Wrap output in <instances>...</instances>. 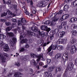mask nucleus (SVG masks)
Segmentation results:
<instances>
[{"label":"nucleus","instance_id":"nucleus-36","mask_svg":"<svg viewBox=\"0 0 77 77\" xmlns=\"http://www.w3.org/2000/svg\"><path fill=\"white\" fill-rule=\"evenodd\" d=\"M32 62L34 66H36V65H37V63H36V62H35V60H32Z\"/></svg>","mask_w":77,"mask_h":77},{"label":"nucleus","instance_id":"nucleus-42","mask_svg":"<svg viewBox=\"0 0 77 77\" xmlns=\"http://www.w3.org/2000/svg\"><path fill=\"white\" fill-rule=\"evenodd\" d=\"M54 38V34H52L50 36V39L51 40H53Z\"/></svg>","mask_w":77,"mask_h":77},{"label":"nucleus","instance_id":"nucleus-10","mask_svg":"<svg viewBox=\"0 0 77 77\" xmlns=\"http://www.w3.org/2000/svg\"><path fill=\"white\" fill-rule=\"evenodd\" d=\"M38 59H37V62H39L40 60H41V58H42L43 59H42V60H44V59L43 58V54H40L38 56Z\"/></svg>","mask_w":77,"mask_h":77},{"label":"nucleus","instance_id":"nucleus-8","mask_svg":"<svg viewBox=\"0 0 77 77\" xmlns=\"http://www.w3.org/2000/svg\"><path fill=\"white\" fill-rule=\"evenodd\" d=\"M73 66H74V64L72 62L69 63L68 65L67 66V69L69 70H71V69H73Z\"/></svg>","mask_w":77,"mask_h":77},{"label":"nucleus","instance_id":"nucleus-5","mask_svg":"<svg viewBox=\"0 0 77 77\" xmlns=\"http://www.w3.org/2000/svg\"><path fill=\"white\" fill-rule=\"evenodd\" d=\"M12 8H14V9L16 10L17 15H20V14H21L20 10L17 9V5H13Z\"/></svg>","mask_w":77,"mask_h":77},{"label":"nucleus","instance_id":"nucleus-44","mask_svg":"<svg viewBox=\"0 0 77 77\" xmlns=\"http://www.w3.org/2000/svg\"><path fill=\"white\" fill-rule=\"evenodd\" d=\"M47 62L48 64L50 63H51V60L50 59H47Z\"/></svg>","mask_w":77,"mask_h":77},{"label":"nucleus","instance_id":"nucleus-63","mask_svg":"<svg viewBox=\"0 0 77 77\" xmlns=\"http://www.w3.org/2000/svg\"><path fill=\"white\" fill-rule=\"evenodd\" d=\"M75 48L74 49H75V50H77V45H75L74 46Z\"/></svg>","mask_w":77,"mask_h":77},{"label":"nucleus","instance_id":"nucleus-9","mask_svg":"<svg viewBox=\"0 0 77 77\" xmlns=\"http://www.w3.org/2000/svg\"><path fill=\"white\" fill-rule=\"evenodd\" d=\"M12 39V41H11L10 44L11 47H14V44L17 42V38L15 37H13Z\"/></svg>","mask_w":77,"mask_h":77},{"label":"nucleus","instance_id":"nucleus-22","mask_svg":"<svg viewBox=\"0 0 77 77\" xmlns=\"http://www.w3.org/2000/svg\"><path fill=\"white\" fill-rule=\"evenodd\" d=\"M75 50L74 48H72L70 50V53L72 54H74V53H75Z\"/></svg>","mask_w":77,"mask_h":77},{"label":"nucleus","instance_id":"nucleus-15","mask_svg":"<svg viewBox=\"0 0 77 77\" xmlns=\"http://www.w3.org/2000/svg\"><path fill=\"white\" fill-rule=\"evenodd\" d=\"M55 66H53L49 67L48 70L49 72H51V71H53V69L55 68Z\"/></svg>","mask_w":77,"mask_h":77},{"label":"nucleus","instance_id":"nucleus-51","mask_svg":"<svg viewBox=\"0 0 77 77\" xmlns=\"http://www.w3.org/2000/svg\"><path fill=\"white\" fill-rule=\"evenodd\" d=\"M48 74V72H45L44 73V75H45V76H47Z\"/></svg>","mask_w":77,"mask_h":77},{"label":"nucleus","instance_id":"nucleus-58","mask_svg":"<svg viewBox=\"0 0 77 77\" xmlns=\"http://www.w3.org/2000/svg\"><path fill=\"white\" fill-rule=\"evenodd\" d=\"M57 27L59 29H61L62 28V26L60 25H58L57 26Z\"/></svg>","mask_w":77,"mask_h":77},{"label":"nucleus","instance_id":"nucleus-18","mask_svg":"<svg viewBox=\"0 0 77 77\" xmlns=\"http://www.w3.org/2000/svg\"><path fill=\"white\" fill-rule=\"evenodd\" d=\"M77 21V19L75 17H72L70 19V22L71 23H74L75 21Z\"/></svg>","mask_w":77,"mask_h":77},{"label":"nucleus","instance_id":"nucleus-64","mask_svg":"<svg viewBox=\"0 0 77 77\" xmlns=\"http://www.w3.org/2000/svg\"><path fill=\"white\" fill-rule=\"evenodd\" d=\"M48 77H52V75L51 73H49Z\"/></svg>","mask_w":77,"mask_h":77},{"label":"nucleus","instance_id":"nucleus-1","mask_svg":"<svg viewBox=\"0 0 77 77\" xmlns=\"http://www.w3.org/2000/svg\"><path fill=\"white\" fill-rule=\"evenodd\" d=\"M0 47H2L3 48V50L5 51H8L9 50L8 45L4 44L3 41L1 40H0Z\"/></svg>","mask_w":77,"mask_h":77},{"label":"nucleus","instance_id":"nucleus-55","mask_svg":"<svg viewBox=\"0 0 77 77\" xmlns=\"http://www.w3.org/2000/svg\"><path fill=\"white\" fill-rule=\"evenodd\" d=\"M29 70L30 74H32L33 73V69H30Z\"/></svg>","mask_w":77,"mask_h":77},{"label":"nucleus","instance_id":"nucleus-28","mask_svg":"<svg viewBox=\"0 0 77 77\" xmlns=\"http://www.w3.org/2000/svg\"><path fill=\"white\" fill-rule=\"evenodd\" d=\"M10 72H11V73H10L8 75V77H10L11 76H12V74H14V71L13 70H11L10 71Z\"/></svg>","mask_w":77,"mask_h":77},{"label":"nucleus","instance_id":"nucleus-7","mask_svg":"<svg viewBox=\"0 0 77 77\" xmlns=\"http://www.w3.org/2000/svg\"><path fill=\"white\" fill-rule=\"evenodd\" d=\"M57 48V46L56 45H54L52 46L51 45L49 48L48 49V52H50L51 51V50L53 49V50H56V48Z\"/></svg>","mask_w":77,"mask_h":77},{"label":"nucleus","instance_id":"nucleus-23","mask_svg":"<svg viewBox=\"0 0 77 77\" xmlns=\"http://www.w3.org/2000/svg\"><path fill=\"white\" fill-rule=\"evenodd\" d=\"M61 57V55L60 54H56L55 58L56 59H59V58H60Z\"/></svg>","mask_w":77,"mask_h":77},{"label":"nucleus","instance_id":"nucleus-41","mask_svg":"<svg viewBox=\"0 0 77 77\" xmlns=\"http://www.w3.org/2000/svg\"><path fill=\"white\" fill-rule=\"evenodd\" d=\"M24 13L26 14V15H29V12L28 11H27V10L26 9L25 10Z\"/></svg>","mask_w":77,"mask_h":77},{"label":"nucleus","instance_id":"nucleus-56","mask_svg":"<svg viewBox=\"0 0 77 77\" xmlns=\"http://www.w3.org/2000/svg\"><path fill=\"white\" fill-rule=\"evenodd\" d=\"M37 50L38 52L39 51H41V48H37Z\"/></svg>","mask_w":77,"mask_h":77},{"label":"nucleus","instance_id":"nucleus-24","mask_svg":"<svg viewBox=\"0 0 77 77\" xmlns=\"http://www.w3.org/2000/svg\"><path fill=\"white\" fill-rule=\"evenodd\" d=\"M77 28V25L76 24H72V26L71 28L72 30L75 29Z\"/></svg>","mask_w":77,"mask_h":77},{"label":"nucleus","instance_id":"nucleus-29","mask_svg":"<svg viewBox=\"0 0 77 77\" xmlns=\"http://www.w3.org/2000/svg\"><path fill=\"white\" fill-rule=\"evenodd\" d=\"M57 49L58 50H62L63 49V47L61 46H57Z\"/></svg>","mask_w":77,"mask_h":77},{"label":"nucleus","instance_id":"nucleus-52","mask_svg":"<svg viewBox=\"0 0 77 77\" xmlns=\"http://www.w3.org/2000/svg\"><path fill=\"white\" fill-rule=\"evenodd\" d=\"M18 26H20L22 25V24H21V21H19L18 22Z\"/></svg>","mask_w":77,"mask_h":77},{"label":"nucleus","instance_id":"nucleus-12","mask_svg":"<svg viewBox=\"0 0 77 77\" xmlns=\"http://www.w3.org/2000/svg\"><path fill=\"white\" fill-rule=\"evenodd\" d=\"M64 35H65V32H60L58 34V36L60 38H63V36H64Z\"/></svg>","mask_w":77,"mask_h":77},{"label":"nucleus","instance_id":"nucleus-35","mask_svg":"<svg viewBox=\"0 0 77 77\" xmlns=\"http://www.w3.org/2000/svg\"><path fill=\"white\" fill-rule=\"evenodd\" d=\"M31 29L32 30L33 32H36L37 31L36 29V28L34 26L32 27L31 28Z\"/></svg>","mask_w":77,"mask_h":77},{"label":"nucleus","instance_id":"nucleus-40","mask_svg":"<svg viewBox=\"0 0 77 77\" xmlns=\"http://www.w3.org/2000/svg\"><path fill=\"white\" fill-rule=\"evenodd\" d=\"M60 71H61V69L60 68V67H57L56 68V72H58V71L60 72Z\"/></svg>","mask_w":77,"mask_h":77},{"label":"nucleus","instance_id":"nucleus-34","mask_svg":"<svg viewBox=\"0 0 77 77\" xmlns=\"http://www.w3.org/2000/svg\"><path fill=\"white\" fill-rule=\"evenodd\" d=\"M5 25L6 26H9L11 25V22H8L6 21L5 22Z\"/></svg>","mask_w":77,"mask_h":77},{"label":"nucleus","instance_id":"nucleus-25","mask_svg":"<svg viewBox=\"0 0 77 77\" xmlns=\"http://www.w3.org/2000/svg\"><path fill=\"white\" fill-rule=\"evenodd\" d=\"M54 19L52 20L53 22H56V21H57V20H59V18L58 17H54Z\"/></svg>","mask_w":77,"mask_h":77},{"label":"nucleus","instance_id":"nucleus-45","mask_svg":"<svg viewBox=\"0 0 77 77\" xmlns=\"http://www.w3.org/2000/svg\"><path fill=\"white\" fill-rule=\"evenodd\" d=\"M63 13V10H60L59 12H58L57 14V15H59V14H62Z\"/></svg>","mask_w":77,"mask_h":77},{"label":"nucleus","instance_id":"nucleus-59","mask_svg":"<svg viewBox=\"0 0 77 77\" xmlns=\"http://www.w3.org/2000/svg\"><path fill=\"white\" fill-rule=\"evenodd\" d=\"M11 1L10 0H8L7 2V5H9V4H11Z\"/></svg>","mask_w":77,"mask_h":77},{"label":"nucleus","instance_id":"nucleus-4","mask_svg":"<svg viewBox=\"0 0 77 77\" xmlns=\"http://www.w3.org/2000/svg\"><path fill=\"white\" fill-rule=\"evenodd\" d=\"M6 54H0V59L2 60V62H5V60L6 59Z\"/></svg>","mask_w":77,"mask_h":77},{"label":"nucleus","instance_id":"nucleus-14","mask_svg":"<svg viewBox=\"0 0 77 77\" xmlns=\"http://www.w3.org/2000/svg\"><path fill=\"white\" fill-rule=\"evenodd\" d=\"M47 28V26L45 25H42L41 26V29L42 30H46Z\"/></svg>","mask_w":77,"mask_h":77},{"label":"nucleus","instance_id":"nucleus-53","mask_svg":"<svg viewBox=\"0 0 77 77\" xmlns=\"http://www.w3.org/2000/svg\"><path fill=\"white\" fill-rule=\"evenodd\" d=\"M47 32H50V30H51V29H50V28H47V29H46Z\"/></svg>","mask_w":77,"mask_h":77},{"label":"nucleus","instance_id":"nucleus-32","mask_svg":"<svg viewBox=\"0 0 77 77\" xmlns=\"http://www.w3.org/2000/svg\"><path fill=\"white\" fill-rule=\"evenodd\" d=\"M21 21L22 23H24L26 24V20L24 18H21Z\"/></svg>","mask_w":77,"mask_h":77},{"label":"nucleus","instance_id":"nucleus-37","mask_svg":"<svg viewBox=\"0 0 77 77\" xmlns=\"http://www.w3.org/2000/svg\"><path fill=\"white\" fill-rule=\"evenodd\" d=\"M7 12L8 13V15H12V12L9 10H7Z\"/></svg>","mask_w":77,"mask_h":77},{"label":"nucleus","instance_id":"nucleus-27","mask_svg":"<svg viewBox=\"0 0 77 77\" xmlns=\"http://www.w3.org/2000/svg\"><path fill=\"white\" fill-rule=\"evenodd\" d=\"M72 33L73 35H74V36H76L77 35V31L74 30H72Z\"/></svg>","mask_w":77,"mask_h":77},{"label":"nucleus","instance_id":"nucleus-31","mask_svg":"<svg viewBox=\"0 0 77 77\" xmlns=\"http://www.w3.org/2000/svg\"><path fill=\"white\" fill-rule=\"evenodd\" d=\"M5 38H6V36L3 34L0 35V39H5Z\"/></svg>","mask_w":77,"mask_h":77},{"label":"nucleus","instance_id":"nucleus-57","mask_svg":"<svg viewBox=\"0 0 77 77\" xmlns=\"http://www.w3.org/2000/svg\"><path fill=\"white\" fill-rule=\"evenodd\" d=\"M55 32L56 33H57L59 32V29H55Z\"/></svg>","mask_w":77,"mask_h":77},{"label":"nucleus","instance_id":"nucleus-6","mask_svg":"<svg viewBox=\"0 0 77 77\" xmlns=\"http://www.w3.org/2000/svg\"><path fill=\"white\" fill-rule=\"evenodd\" d=\"M66 40L67 39L66 38H65L64 39L60 38L58 39L57 42L58 44H64L65 42V41H66Z\"/></svg>","mask_w":77,"mask_h":77},{"label":"nucleus","instance_id":"nucleus-21","mask_svg":"<svg viewBox=\"0 0 77 77\" xmlns=\"http://www.w3.org/2000/svg\"><path fill=\"white\" fill-rule=\"evenodd\" d=\"M28 33L29 34V35H31V36H35V35H36L35 33L33 32H31V31H28Z\"/></svg>","mask_w":77,"mask_h":77},{"label":"nucleus","instance_id":"nucleus-13","mask_svg":"<svg viewBox=\"0 0 77 77\" xmlns=\"http://www.w3.org/2000/svg\"><path fill=\"white\" fill-rule=\"evenodd\" d=\"M70 41L72 44H75L76 42V39L73 37H72L70 39Z\"/></svg>","mask_w":77,"mask_h":77},{"label":"nucleus","instance_id":"nucleus-47","mask_svg":"<svg viewBox=\"0 0 77 77\" xmlns=\"http://www.w3.org/2000/svg\"><path fill=\"white\" fill-rule=\"evenodd\" d=\"M16 26V23H13L11 25V27L12 28H14L15 26Z\"/></svg>","mask_w":77,"mask_h":77},{"label":"nucleus","instance_id":"nucleus-11","mask_svg":"<svg viewBox=\"0 0 77 77\" xmlns=\"http://www.w3.org/2000/svg\"><path fill=\"white\" fill-rule=\"evenodd\" d=\"M68 17H69V15L66 14L63 15L62 17L60 19L61 20V21H63V20H66V19H67Z\"/></svg>","mask_w":77,"mask_h":77},{"label":"nucleus","instance_id":"nucleus-54","mask_svg":"<svg viewBox=\"0 0 77 77\" xmlns=\"http://www.w3.org/2000/svg\"><path fill=\"white\" fill-rule=\"evenodd\" d=\"M40 35H44V32H42L39 33Z\"/></svg>","mask_w":77,"mask_h":77},{"label":"nucleus","instance_id":"nucleus-16","mask_svg":"<svg viewBox=\"0 0 77 77\" xmlns=\"http://www.w3.org/2000/svg\"><path fill=\"white\" fill-rule=\"evenodd\" d=\"M69 8V6L68 4L66 5L63 7V10L65 11H67Z\"/></svg>","mask_w":77,"mask_h":77},{"label":"nucleus","instance_id":"nucleus-38","mask_svg":"<svg viewBox=\"0 0 77 77\" xmlns=\"http://www.w3.org/2000/svg\"><path fill=\"white\" fill-rule=\"evenodd\" d=\"M11 29H12V28L10 26H9L6 28V30L7 32H9V31H10V30H11Z\"/></svg>","mask_w":77,"mask_h":77},{"label":"nucleus","instance_id":"nucleus-49","mask_svg":"<svg viewBox=\"0 0 77 77\" xmlns=\"http://www.w3.org/2000/svg\"><path fill=\"white\" fill-rule=\"evenodd\" d=\"M29 47H30L29 45L26 44V45L24 46V47H25V48H28Z\"/></svg>","mask_w":77,"mask_h":77},{"label":"nucleus","instance_id":"nucleus-46","mask_svg":"<svg viewBox=\"0 0 77 77\" xmlns=\"http://www.w3.org/2000/svg\"><path fill=\"white\" fill-rule=\"evenodd\" d=\"M66 22H63L61 23V26H65V25H66Z\"/></svg>","mask_w":77,"mask_h":77},{"label":"nucleus","instance_id":"nucleus-3","mask_svg":"<svg viewBox=\"0 0 77 77\" xmlns=\"http://www.w3.org/2000/svg\"><path fill=\"white\" fill-rule=\"evenodd\" d=\"M68 53L66 52L65 53L63 56V63L65 64V62L68 60Z\"/></svg>","mask_w":77,"mask_h":77},{"label":"nucleus","instance_id":"nucleus-43","mask_svg":"<svg viewBox=\"0 0 77 77\" xmlns=\"http://www.w3.org/2000/svg\"><path fill=\"white\" fill-rule=\"evenodd\" d=\"M50 42H48L47 43H44L43 46L44 47H45V46H46V45H48V44H49Z\"/></svg>","mask_w":77,"mask_h":77},{"label":"nucleus","instance_id":"nucleus-33","mask_svg":"<svg viewBox=\"0 0 77 77\" xmlns=\"http://www.w3.org/2000/svg\"><path fill=\"white\" fill-rule=\"evenodd\" d=\"M51 22L50 20H47L44 23V24H46V25H49V24H50Z\"/></svg>","mask_w":77,"mask_h":77},{"label":"nucleus","instance_id":"nucleus-62","mask_svg":"<svg viewBox=\"0 0 77 77\" xmlns=\"http://www.w3.org/2000/svg\"><path fill=\"white\" fill-rule=\"evenodd\" d=\"M44 65V63H43L42 62H40L39 63V65H40V66H42V65Z\"/></svg>","mask_w":77,"mask_h":77},{"label":"nucleus","instance_id":"nucleus-20","mask_svg":"<svg viewBox=\"0 0 77 77\" xmlns=\"http://www.w3.org/2000/svg\"><path fill=\"white\" fill-rule=\"evenodd\" d=\"M72 5H73V6H77V0H75L72 3Z\"/></svg>","mask_w":77,"mask_h":77},{"label":"nucleus","instance_id":"nucleus-60","mask_svg":"<svg viewBox=\"0 0 77 77\" xmlns=\"http://www.w3.org/2000/svg\"><path fill=\"white\" fill-rule=\"evenodd\" d=\"M46 38H47L46 41H49V36H46Z\"/></svg>","mask_w":77,"mask_h":77},{"label":"nucleus","instance_id":"nucleus-39","mask_svg":"<svg viewBox=\"0 0 77 77\" xmlns=\"http://www.w3.org/2000/svg\"><path fill=\"white\" fill-rule=\"evenodd\" d=\"M7 15V12H4V14H2L1 16V17H5Z\"/></svg>","mask_w":77,"mask_h":77},{"label":"nucleus","instance_id":"nucleus-26","mask_svg":"<svg viewBox=\"0 0 77 77\" xmlns=\"http://www.w3.org/2000/svg\"><path fill=\"white\" fill-rule=\"evenodd\" d=\"M14 75L15 77H18L19 75H20V72H16L14 74Z\"/></svg>","mask_w":77,"mask_h":77},{"label":"nucleus","instance_id":"nucleus-19","mask_svg":"<svg viewBox=\"0 0 77 77\" xmlns=\"http://www.w3.org/2000/svg\"><path fill=\"white\" fill-rule=\"evenodd\" d=\"M30 55L33 58H36V57H38V56H37V55L32 53H31Z\"/></svg>","mask_w":77,"mask_h":77},{"label":"nucleus","instance_id":"nucleus-2","mask_svg":"<svg viewBox=\"0 0 77 77\" xmlns=\"http://www.w3.org/2000/svg\"><path fill=\"white\" fill-rule=\"evenodd\" d=\"M21 35L20 36V40H22V43L24 44V43H26L27 42V40L26 39H23L24 38L26 37V35L24 33V32H22L21 34Z\"/></svg>","mask_w":77,"mask_h":77},{"label":"nucleus","instance_id":"nucleus-30","mask_svg":"<svg viewBox=\"0 0 77 77\" xmlns=\"http://www.w3.org/2000/svg\"><path fill=\"white\" fill-rule=\"evenodd\" d=\"M29 55H26L24 57L23 60L24 61H26L27 60L29 59Z\"/></svg>","mask_w":77,"mask_h":77},{"label":"nucleus","instance_id":"nucleus-17","mask_svg":"<svg viewBox=\"0 0 77 77\" xmlns=\"http://www.w3.org/2000/svg\"><path fill=\"white\" fill-rule=\"evenodd\" d=\"M7 34L9 37H12L14 36V34L12 32H7Z\"/></svg>","mask_w":77,"mask_h":77},{"label":"nucleus","instance_id":"nucleus-48","mask_svg":"<svg viewBox=\"0 0 77 77\" xmlns=\"http://www.w3.org/2000/svg\"><path fill=\"white\" fill-rule=\"evenodd\" d=\"M16 65H17V66H20V63L19 62H17L15 63Z\"/></svg>","mask_w":77,"mask_h":77},{"label":"nucleus","instance_id":"nucleus-50","mask_svg":"<svg viewBox=\"0 0 77 77\" xmlns=\"http://www.w3.org/2000/svg\"><path fill=\"white\" fill-rule=\"evenodd\" d=\"M12 22H16V23H17V20L16 19H12Z\"/></svg>","mask_w":77,"mask_h":77},{"label":"nucleus","instance_id":"nucleus-61","mask_svg":"<svg viewBox=\"0 0 77 77\" xmlns=\"http://www.w3.org/2000/svg\"><path fill=\"white\" fill-rule=\"evenodd\" d=\"M43 4V3L42 2H41L39 4V6H41V7L42 6V4Z\"/></svg>","mask_w":77,"mask_h":77}]
</instances>
